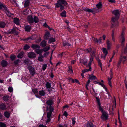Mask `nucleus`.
I'll list each match as a JSON object with an SVG mask.
<instances>
[{
  "label": "nucleus",
  "instance_id": "nucleus-4",
  "mask_svg": "<svg viewBox=\"0 0 127 127\" xmlns=\"http://www.w3.org/2000/svg\"><path fill=\"white\" fill-rule=\"evenodd\" d=\"M67 4V2L65 0H58L57 3L55 4V5L56 7H59L61 5L63 4L66 6Z\"/></svg>",
  "mask_w": 127,
  "mask_h": 127
},
{
  "label": "nucleus",
  "instance_id": "nucleus-25",
  "mask_svg": "<svg viewBox=\"0 0 127 127\" xmlns=\"http://www.w3.org/2000/svg\"><path fill=\"white\" fill-rule=\"evenodd\" d=\"M89 79L91 80H95L97 79L95 76L92 75H89Z\"/></svg>",
  "mask_w": 127,
  "mask_h": 127
},
{
  "label": "nucleus",
  "instance_id": "nucleus-5",
  "mask_svg": "<svg viewBox=\"0 0 127 127\" xmlns=\"http://www.w3.org/2000/svg\"><path fill=\"white\" fill-rule=\"evenodd\" d=\"M53 110V108L51 107H50V111H48L47 113V119L46 121L47 123H48L51 120L50 118Z\"/></svg>",
  "mask_w": 127,
  "mask_h": 127
},
{
  "label": "nucleus",
  "instance_id": "nucleus-27",
  "mask_svg": "<svg viewBox=\"0 0 127 127\" xmlns=\"http://www.w3.org/2000/svg\"><path fill=\"white\" fill-rule=\"evenodd\" d=\"M43 56L42 55H39L38 56V60L40 62H42L43 61Z\"/></svg>",
  "mask_w": 127,
  "mask_h": 127
},
{
  "label": "nucleus",
  "instance_id": "nucleus-20",
  "mask_svg": "<svg viewBox=\"0 0 127 127\" xmlns=\"http://www.w3.org/2000/svg\"><path fill=\"white\" fill-rule=\"evenodd\" d=\"M24 3V7H26L28 6L29 5L30 1L29 0H25Z\"/></svg>",
  "mask_w": 127,
  "mask_h": 127
},
{
  "label": "nucleus",
  "instance_id": "nucleus-42",
  "mask_svg": "<svg viewBox=\"0 0 127 127\" xmlns=\"http://www.w3.org/2000/svg\"><path fill=\"white\" fill-rule=\"evenodd\" d=\"M4 116L7 118H9L10 116V114L8 112H6L4 113Z\"/></svg>",
  "mask_w": 127,
  "mask_h": 127
},
{
  "label": "nucleus",
  "instance_id": "nucleus-9",
  "mask_svg": "<svg viewBox=\"0 0 127 127\" xmlns=\"http://www.w3.org/2000/svg\"><path fill=\"white\" fill-rule=\"evenodd\" d=\"M52 103V101L51 100H47L46 102V103L49 106V108H48V107H47V111H50V107H53L52 106H51V105Z\"/></svg>",
  "mask_w": 127,
  "mask_h": 127
},
{
  "label": "nucleus",
  "instance_id": "nucleus-19",
  "mask_svg": "<svg viewBox=\"0 0 127 127\" xmlns=\"http://www.w3.org/2000/svg\"><path fill=\"white\" fill-rule=\"evenodd\" d=\"M32 92L34 93L35 94V95L37 97L39 98H40V97L39 96L36 94L38 93V91L37 89H32Z\"/></svg>",
  "mask_w": 127,
  "mask_h": 127
},
{
  "label": "nucleus",
  "instance_id": "nucleus-36",
  "mask_svg": "<svg viewBox=\"0 0 127 127\" xmlns=\"http://www.w3.org/2000/svg\"><path fill=\"white\" fill-rule=\"evenodd\" d=\"M3 9L4 10H6L7 7L4 5H3L0 3V9Z\"/></svg>",
  "mask_w": 127,
  "mask_h": 127
},
{
  "label": "nucleus",
  "instance_id": "nucleus-30",
  "mask_svg": "<svg viewBox=\"0 0 127 127\" xmlns=\"http://www.w3.org/2000/svg\"><path fill=\"white\" fill-rule=\"evenodd\" d=\"M3 67L6 66L7 65V63L6 61L2 60L1 63Z\"/></svg>",
  "mask_w": 127,
  "mask_h": 127
},
{
  "label": "nucleus",
  "instance_id": "nucleus-33",
  "mask_svg": "<svg viewBox=\"0 0 127 127\" xmlns=\"http://www.w3.org/2000/svg\"><path fill=\"white\" fill-rule=\"evenodd\" d=\"M46 42L45 40H43L41 42L40 45L42 47H44L46 46Z\"/></svg>",
  "mask_w": 127,
  "mask_h": 127
},
{
  "label": "nucleus",
  "instance_id": "nucleus-60",
  "mask_svg": "<svg viewBox=\"0 0 127 127\" xmlns=\"http://www.w3.org/2000/svg\"><path fill=\"white\" fill-rule=\"evenodd\" d=\"M60 9H61V10L64 9V7L61 5L60 6Z\"/></svg>",
  "mask_w": 127,
  "mask_h": 127
},
{
  "label": "nucleus",
  "instance_id": "nucleus-59",
  "mask_svg": "<svg viewBox=\"0 0 127 127\" xmlns=\"http://www.w3.org/2000/svg\"><path fill=\"white\" fill-rule=\"evenodd\" d=\"M63 45L64 46H70V44L68 43H66L65 44H64V43H63Z\"/></svg>",
  "mask_w": 127,
  "mask_h": 127
},
{
  "label": "nucleus",
  "instance_id": "nucleus-1",
  "mask_svg": "<svg viewBox=\"0 0 127 127\" xmlns=\"http://www.w3.org/2000/svg\"><path fill=\"white\" fill-rule=\"evenodd\" d=\"M84 51L87 53H90L91 56L90 57V62L88 64V66H89V69H85L82 70V71L83 73L89 71H91L92 68L91 67V65L93 61V57L95 56V52L92 50L91 48L86 49L84 50Z\"/></svg>",
  "mask_w": 127,
  "mask_h": 127
},
{
  "label": "nucleus",
  "instance_id": "nucleus-7",
  "mask_svg": "<svg viewBox=\"0 0 127 127\" xmlns=\"http://www.w3.org/2000/svg\"><path fill=\"white\" fill-rule=\"evenodd\" d=\"M29 72L31 75L33 76L35 73V69L31 66H29L28 67Z\"/></svg>",
  "mask_w": 127,
  "mask_h": 127
},
{
  "label": "nucleus",
  "instance_id": "nucleus-51",
  "mask_svg": "<svg viewBox=\"0 0 127 127\" xmlns=\"http://www.w3.org/2000/svg\"><path fill=\"white\" fill-rule=\"evenodd\" d=\"M30 48V47L28 45H26L24 46V49L25 50H26Z\"/></svg>",
  "mask_w": 127,
  "mask_h": 127
},
{
  "label": "nucleus",
  "instance_id": "nucleus-58",
  "mask_svg": "<svg viewBox=\"0 0 127 127\" xmlns=\"http://www.w3.org/2000/svg\"><path fill=\"white\" fill-rule=\"evenodd\" d=\"M124 53H127V44H126V47L124 50Z\"/></svg>",
  "mask_w": 127,
  "mask_h": 127
},
{
  "label": "nucleus",
  "instance_id": "nucleus-12",
  "mask_svg": "<svg viewBox=\"0 0 127 127\" xmlns=\"http://www.w3.org/2000/svg\"><path fill=\"white\" fill-rule=\"evenodd\" d=\"M8 32L9 34L14 33L16 35H17L18 34V33L16 31L14 28L9 30L8 31Z\"/></svg>",
  "mask_w": 127,
  "mask_h": 127
},
{
  "label": "nucleus",
  "instance_id": "nucleus-32",
  "mask_svg": "<svg viewBox=\"0 0 127 127\" xmlns=\"http://www.w3.org/2000/svg\"><path fill=\"white\" fill-rule=\"evenodd\" d=\"M39 94L40 95L42 96L45 95V93L44 91L41 90L39 91Z\"/></svg>",
  "mask_w": 127,
  "mask_h": 127
},
{
  "label": "nucleus",
  "instance_id": "nucleus-47",
  "mask_svg": "<svg viewBox=\"0 0 127 127\" xmlns=\"http://www.w3.org/2000/svg\"><path fill=\"white\" fill-rule=\"evenodd\" d=\"M90 80H89L87 82L86 84V89L87 90H89L88 86H89V84L90 83Z\"/></svg>",
  "mask_w": 127,
  "mask_h": 127
},
{
  "label": "nucleus",
  "instance_id": "nucleus-38",
  "mask_svg": "<svg viewBox=\"0 0 127 127\" xmlns=\"http://www.w3.org/2000/svg\"><path fill=\"white\" fill-rule=\"evenodd\" d=\"M25 31L29 32L30 30L31 27L29 26H26L25 27Z\"/></svg>",
  "mask_w": 127,
  "mask_h": 127
},
{
  "label": "nucleus",
  "instance_id": "nucleus-35",
  "mask_svg": "<svg viewBox=\"0 0 127 127\" xmlns=\"http://www.w3.org/2000/svg\"><path fill=\"white\" fill-rule=\"evenodd\" d=\"M66 12L65 10H64L61 13V15L62 16L65 17H66Z\"/></svg>",
  "mask_w": 127,
  "mask_h": 127
},
{
  "label": "nucleus",
  "instance_id": "nucleus-26",
  "mask_svg": "<svg viewBox=\"0 0 127 127\" xmlns=\"http://www.w3.org/2000/svg\"><path fill=\"white\" fill-rule=\"evenodd\" d=\"M0 109L3 110L6 109L5 105L4 103L0 104Z\"/></svg>",
  "mask_w": 127,
  "mask_h": 127
},
{
  "label": "nucleus",
  "instance_id": "nucleus-8",
  "mask_svg": "<svg viewBox=\"0 0 127 127\" xmlns=\"http://www.w3.org/2000/svg\"><path fill=\"white\" fill-rule=\"evenodd\" d=\"M101 50L103 53L104 54V55H102L101 57L102 58L104 59L108 54V51L106 48H103Z\"/></svg>",
  "mask_w": 127,
  "mask_h": 127
},
{
  "label": "nucleus",
  "instance_id": "nucleus-11",
  "mask_svg": "<svg viewBox=\"0 0 127 127\" xmlns=\"http://www.w3.org/2000/svg\"><path fill=\"white\" fill-rule=\"evenodd\" d=\"M46 87L48 89V91L50 92L53 88L51 87L50 83L49 82H47L46 84Z\"/></svg>",
  "mask_w": 127,
  "mask_h": 127
},
{
  "label": "nucleus",
  "instance_id": "nucleus-54",
  "mask_svg": "<svg viewBox=\"0 0 127 127\" xmlns=\"http://www.w3.org/2000/svg\"><path fill=\"white\" fill-rule=\"evenodd\" d=\"M64 115L66 117H67L68 115L67 112L66 111H65L64 112Z\"/></svg>",
  "mask_w": 127,
  "mask_h": 127
},
{
  "label": "nucleus",
  "instance_id": "nucleus-40",
  "mask_svg": "<svg viewBox=\"0 0 127 127\" xmlns=\"http://www.w3.org/2000/svg\"><path fill=\"white\" fill-rule=\"evenodd\" d=\"M5 23L3 22H0V27L1 28H3L5 27Z\"/></svg>",
  "mask_w": 127,
  "mask_h": 127
},
{
  "label": "nucleus",
  "instance_id": "nucleus-31",
  "mask_svg": "<svg viewBox=\"0 0 127 127\" xmlns=\"http://www.w3.org/2000/svg\"><path fill=\"white\" fill-rule=\"evenodd\" d=\"M13 21L16 24L19 25V20L18 18H14Z\"/></svg>",
  "mask_w": 127,
  "mask_h": 127
},
{
  "label": "nucleus",
  "instance_id": "nucleus-23",
  "mask_svg": "<svg viewBox=\"0 0 127 127\" xmlns=\"http://www.w3.org/2000/svg\"><path fill=\"white\" fill-rule=\"evenodd\" d=\"M102 4L100 2H99L96 5V7L98 9H100L102 8Z\"/></svg>",
  "mask_w": 127,
  "mask_h": 127
},
{
  "label": "nucleus",
  "instance_id": "nucleus-44",
  "mask_svg": "<svg viewBox=\"0 0 127 127\" xmlns=\"http://www.w3.org/2000/svg\"><path fill=\"white\" fill-rule=\"evenodd\" d=\"M50 48V47H46L42 49L43 51L46 52L49 50Z\"/></svg>",
  "mask_w": 127,
  "mask_h": 127
},
{
  "label": "nucleus",
  "instance_id": "nucleus-6",
  "mask_svg": "<svg viewBox=\"0 0 127 127\" xmlns=\"http://www.w3.org/2000/svg\"><path fill=\"white\" fill-rule=\"evenodd\" d=\"M96 98L98 107V108L99 110L102 113L104 112L103 111L102 108L101 106V103L100 102V100L99 98L97 97H96Z\"/></svg>",
  "mask_w": 127,
  "mask_h": 127
},
{
  "label": "nucleus",
  "instance_id": "nucleus-39",
  "mask_svg": "<svg viewBox=\"0 0 127 127\" xmlns=\"http://www.w3.org/2000/svg\"><path fill=\"white\" fill-rule=\"evenodd\" d=\"M120 60L121 61L124 62L126 60V57L125 56H121L120 57Z\"/></svg>",
  "mask_w": 127,
  "mask_h": 127
},
{
  "label": "nucleus",
  "instance_id": "nucleus-64",
  "mask_svg": "<svg viewBox=\"0 0 127 127\" xmlns=\"http://www.w3.org/2000/svg\"><path fill=\"white\" fill-rule=\"evenodd\" d=\"M102 87L106 91H107V89L105 86L103 84Z\"/></svg>",
  "mask_w": 127,
  "mask_h": 127
},
{
  "label": "nucleus",
  "instance_id": "nucleus-48",
  "mask_svg": "<svg viewBox=\"0 0 127 127\" xmlns=\"http://www.w3.org/2000/svg\"><path fill=\"white\" fill-rule=\"evenodd\" d=\"M33 20L35 23H37L38 21V19L36 16H34V17Z\"/></svg>",
  "mask_w": 127,
  "mask_h": 127
},
{
  "label": "nucleus",
  "instance_id": "nucleus-28",
  "mask_svg": "<svg viewBox=\"0 0 127 127\" xmlns=\"http://www.w3.org/2000/svg\"><path fill=\"white\" fill-rule=\"evenodd\" d=\"M43 50L41 49H38L37 50H35V52L38 54H39V55H41V54L43 52Z\"/></svg>",
  "mask_w": 127,
  "mask_h": 127
},
{
  "label": "nucleus",
  "instance_id": "nucleus-43",
  "mask_svg": "<svg viewBox=\"0 0 127 127\" xmlns=\"http://www.w3.org/2000/svg\"><path fill=\"white\" fill-rule=\"evenodd\" d=\"M20 62V61L19 59H18L17 60L14 61V64L15 65L18 64H19Z\"/></svg>",
  "mask_w": 127,
  "mask_h": 127
},
{
  "label": "nucleus",
  "instance_id": "nucleus-41",
  "mask_svg": "<svg viewBox=\"0 0 127 127\" xmlns=\"http://www.w3.org/2000/svg\"><path fill=\"white\" fill-rule=\"evenodd\" d=\"M55 41V39L54 38H49L48 41L49 43H51L52 42H54Z\"/></svg>",
  "mask_w": 127,
  "mask_h": 127
},
{
  "label": "nucleus",
  "instance_id": "nucleus-18",
  "mask_svg": "<svg viewBox=\"0 0 127 127\" xmlns=\"http://www.w3.org/2000/svg\"><path fill=\"white\" fill-rule=\"evenodd\" d=\"M32 47L34 50H35L39 49L40 48V46L37 45L33 44L32 46Z\"/></svg>",
  "mask_w": 127,
  "mask_h": 127
},
{
  "label": "nucleus",
  "instance_id": "nucleus-10",
  "mask_svg": "<svg viewBox=\"0 0 127 127\" xmlns=\"http://www.w3.org/2000/svg\"><path fill=\"white\" fill-rule=\"evenodd\" d=\"M102 115L101 116V118L103 120H107L108 118V114L105 112H103Z\"/></svg>",
  "mask_w": 127,
  "mask_h": 127
},
{
  "label": "nucleus",
  "instance_id": "nucleus-14",
  "mask_svg": "<svg viewBox=\"0 0 127 127\" xmlns=\"http://www.w3.org/2000/svg\"><path fill=\"white\" fill-rule=\"evenodd\" d=\"M85 10L87 12H92L93 13H95L97 11V10L95 8H94L92 9L89 8H87L85 9Z\"/></svg>",
  "mask_w": 127,
  "mask_h": 127
},
{
  "label": "nucleus",
  "instance_id": "nucleus-53",
  "mask_svg": "<svg viewBox=\"0 0 127 127\" xmlns=\"http://www.w3.org/2000/svg\"><path fill=\"white\" fill-rule=\"evenodd\" d=\"M49 54V53L48 52H46L44 54L43 57L44 58V57H45L47 56H48Z\"/></svg>",
  "mask_w": 127,
  "mask_h": 127
},
{
  "label": "nucleus",
  "instance_id": "nucleus-22",
  "mask_svg": "<svg viewBox=\"0 0 127 127\" xmlns=\"http://www.w3.org/2000/svg\"><path fill=\"white\" fill-rule=\"evenodd\" d=\"M28 20L30 23H32L33 22V18L32 16H28Z\"/></svg>",
  "mask_w": 127,
  "mask_h": 127
},
{
  "label": "nucleus",
  "instance_id": "nucleus-21",
  "mask_svg": "<svg viewBox=\"0 0 127 127\" xmlns=\"http://www.w3.org/2000/svg\"><path fill=\"white\" fill-rule=\"evenodd\" d=\"M96 60L98 62V64L100 66V67L101 68V69L102 71V64L100 62V60L99 59V58H98L96 57Z\"/></svg>",
  "mask_w": 127,
  "mask_h": 127
},
{
  "label": "nucleus",
  "instance_id": "nucleus-13",
  "mask_svg": "<svg viewBox=\"0 0 127 127\" xmlns=\"http://www.w3.org/2000/svg\"><path fill=\"white\" fill-rule=\"evenodd\" d=\"M28 57L31 58H34L36 56V54L34 52H31L29 53L28 54Z\"/></svg>",
  "mask_w": 127,
  "mask_h": 127
},
{
  "label": "nucleus",
  "instance_id": "nucleus-37",
  "mask_svg": "<svg viewBox=\"0 0 127 127\" xmlns=\"http://www.w3.org/2000/svg\"><path fill=\"white\" fill-rule=\"evenodd\" d=\"M112 79V77H108V83L109 85L111 87H112V86L111 85V80Z\"/></svg>",
  "mask_w": 127,
  "mask_h": 127
},
{
  "label": "nucleus",
  "instance_id": "nucleus-61",
  "mask_svg": "<svg viewBox=\"0 0 127 127\" xmlns=\"http://www.w3.org/2000/svg\"><path fill=\"white\" fill-rule=\"evenodd\" d=\"M108 1L110 2L115 3V0H108Z\"/></svg>",
  "mask_w": 127,
  "mask_h": 127
},
{
  "label": "nucleus",
  "instance_id": "nucleus-62",
  "mask_svg": "<svg viewBox=\"0 0 127 127\" xmlns=\"http://www.w3.org/2000/svg\"><path fill=\"white\" fill-rule=\"evenodd\" d=\"M111 36L112 37H114V32L113 30L112 31V33L111 34Z\"/></svg>",
  "mask_w": 127,
  "mask_h": 127
},
{
  "label": "nucleus",
  "instance_id": "nucleus-3",
  "mask_svg": "<svg viewBox=\"0 0 127 127\" xmlns=\"http://www.w3.org/2000/svg\"><path fill=\"white\" fill-rule=\"evenodd\" d=\"M125 29V27L124 28V29L123 28L121 34L120 36L119 37L120 41L121 42V45H124V42L125 41V38L124 37L125 32L124 30Z\"/></svg>",
  "mask_w": 127,
  "mask_h": 127
},
{
  "label": "nucleus",
  "instance_id": "nucleus-16",
  "mask_svg": "<svg viewBox=\"0 0 127 127\" xmlns=\"http://www.w3.org/2000/svg\"><path fill=\"white\" fill-rule=\"evenodd\" d=\"M92 39L95 42L97 43L101 42L102 40L101 37H100L98 39H97L96 38H95L94 37H92Z\"/></svg>",
  "mask_w": 127,
  "mask_h": 127
},
{
  "label": "nucleus",
  "instance_id": "nucleus-55",
  "mask_svg": "<svg viewBox=\"0 0 127 127\" xmlns=\"http://www.w3.org/2000/svg\"><path fill=\"white\" fill-rule=\"evenodd\" d=\"M68 79L69 82H71L73 83L74 82V80L72 79L71 78H68Z\"/></svg>",
  "mask_w": 127,
  "mask_h": 127
},
{
  "label": "nucleus",
  "instance_id": "nucleus-2",
  "mask_svg": "<svg viewBox=\"0 0 127 127\" xmlns=\"http://www.w3.org/2000/svg\"><path fill=\"white\" fill-rule=\"evenodd\" d=\"M120 12L119 11L117 10H115L112 12L113 14L115 16V18L113 17L111 19V22L113 27H116L118 25L117 20L119 18Z\"/></svg>",
  "mask_w": 127,
  "mask_h": 127
},
{
  "label": "nucleus",
  "instance_id": "nucleus-50",
  "mask_svg": "<svg viewBox=\"0 0 127 127\" xmlns=\"http://www.w3.org/2000/svg\"><path fill=\"white\" fill-rule=\"evenodd\" d=\"M0 127H6V125L5 124L2 123H0Z\"/></svg>",
  "mask_w": 127,
  "mask_h": 127
},
{
  "label": "nucleus",
  "instance_id": "nucleus-17",
  "mask_svg": "<svg viewBox=\"0 0 127 127\" xmlns=\"http://www.w3.org/2000/svg\"><path fill=\"white\" fill-rule=\"evenodd\" d=\"M50 33L48 32H46L44 36V39L46 40L48 39L50 36Z\"/></svg>",
  "mask_w": 127,
  "mask_h": 127
},
{
  "label": "nucleus",
  "instance_id": "nucleus-56",
  "mask_svg": "<svg viewBox=\"0 0 127 127\" xmlns=\"http://www.w3.org/2000/svg\"><path fill=\"white\" fill-rule=\"evenodd\" d=\"M76 123V121H75V118H74L72 119V124L73 125H74Z\"/></svg>",
  "mask_w": 127,
  "mask_h": 127
},
{
  "label": "nucleus",
  "instance_id": "nucleus-29",
  "mask_svg": "<svg viewBox=\"0 0 127 127\" xmlns=\"http://www.w3.org/2000/svg\"><path fill=\"white\" fill-rule=\"evenodd\" d=\"M5 12L6 13L7 15L9 17H10L11 16V13L7 9V8L6 10H4Z\"/></svg>",
  "mask_w": 127,
  "mask_h": 127
},
{
  "label": "nucleus",
  "instance_id": "nucleus-57",
  "mask_svg": "<svg viewBox=\"0 0 127 127\" xmlns=\"http://www.w3.org/2000/svg\"><path fill=\"white\" fill-rule=\"evenodd\" d=\"M91 125V123H88L85 126V127H90Z\"/></svg>",
  "mask_w": 127,
  "mask_h": 127
},
{
  "label": "nucleus",
  "instance_id": "nucleus-15",
  "mask_svg": "<svg viewBox=\"0 0 127 127\" xmlns=\"http://www.w3.org/2000/svg\"><path fill=\"white\" fill-rule=\"evenodd\" d=\"M106 43L107 45V48L108 50L111 48L112 45V43L110 42L109 40H107L106 41Z\"/></svg>",
  "mask_w": 127,
  "mask_h": 127
},
{
  "label": "nucleus",
  "instance_id": "nucleus-63",
  "mask_svg": "<svg viewBox=\"0 0 127 127\" xmlns=\"http://www.w3.org/2000/svg\"><path fill=\"white\" fill-rule=\"evenodd\" d=\"M38 127H46V126L42 124H40L39 126Z\"/></svg>",
  "mask_w": 127,
  "mask_h": 127
},
{
  "label": "nucleus",
  "instance_id": "nucleus-45",
  "mask_svg": "<svg viewBox=\"0 0 127 127\" xmlns=\"http://www.w3.org/2000/svg\"><path fill=\"white\" fill-rule=\"evenodd\" d=\"M16 58L15 55H11L10 56V58L13 61Z\"/></svg>",
  "mask_w": 127,
  "mask_h": 127
},
{
  "label": "nucleus",
  "instance_id": "nucleus-34",
  "mask_svg": "<svg viewBox=\"0 0 127 127\" xmlns=\"http://www.w3.org/2000/svg\"><path fill=\"white\" fill-rule=\"evenodd\" d=\"M24 53L23 52H21L17 56L18 58H22L23 56Z\"/></svg>",
  "mask_w": 127,
  "mask_h": 127
},
{
  "label": "nucleus",
  "instance_id": "nucleus-24",
  "mask_svg": "<svg viewBox=\"0 0 127 127\" xmlns=\"http://www.w3.org/2000/svg\"><path fill=\"white\" fill-rule=\"evenodd\" d=\"M68 72L71 74H73V71L72 69V66H69Z\"/></svg>",
  "mask_w": 127,
  "mask_h": 127
},
{
  "label": "nucleus",
  "instance_id": "nucleus-52",
  "mask_svg": "<svg viewBox=\"0 0 127 127\" xmlns=\"http://www.w3.org/2000/svg\"><path fill=\"white\" fill-rule=\"evenodd\" d=\"M8 91L10 92H12L13 91V88L12 87H10L8 88Z\"/></svg>",
  "mask_w": 127,
  "mask_h": 127
},
{
  "label": "nucleus",
  "instance_id": "nucleus-46",
  "mask_svg": "<svg viewBox=\"0 0 127 127\" xmlns=\"http://www.w3.org/2000/svg\"><path fill=\"white\" fill-rule=\"evenodd\" d=\"M47 65L46 64H44L42 66V69L44 71L45 70L47 67Z\"/></svg>",
  "mask_w": 127,
  "mask_h": 127
},
{
  "label": "nucleus",
  "instance_id": "nucleus-49",
  "mask_svg": "<svg viewBox=\"0 0 127 127\" xmlns=\"http://www.w3.org/2000/svg\"><path fill=\"white\" fill-rule=\"evenodd\" d=\"M9 96H6L3 97V99L5 101H6L8 100V99Z\"/></svg>",
  "mask_w": 127,
  "mask_h": 127
}]
</instances>
